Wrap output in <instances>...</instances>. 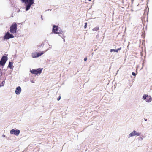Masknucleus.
I'll return each mask as SVG.
<instances>
[{"label": "nucleus", "instance_id": "nucleus-1", "mask_svg": "<svg viewBox=\"0 0 152 152\" xmlns=\"http://www.w3.org/2000/svg\"><path fill=\"white\" fill-rule=\"evenodd\" d=\"M23 2L25 3L27 5L26 6V10H28L31 5L33 4L34 0H22Z\"/></svg>", "mask_w": 152, "mask_h": 152}, {"label": "nucleus", "instance_id": "nucleus-2", "mask_svg": "<svg viewBox=\"0 0 152 152\" xmlns=\"http://www.w3.org/2000/svg\"><path fill=\"white\" fill-rule=\"evenodd\" d=\"M52 31L56 34H60L62 33V31L61 29H59V27L56 26L54 25Z\"/></svg>", "mask_w": 152, "mask_h": 152}, {"label": "nucleus", "instance_id": "nucleus-3", "mask_svg": "<svg viewBox=\"0 0 152 152\" xmlns=\"http://www.w3.org/2000/svg\"><path fill=\"white\" fill-rule=\"evenodd\" d=\"M17 29V25L16 23L12 24L10 27V32L13 34L16 33Z\"/></svg>", "mask_w": 152, "mask_h": 152}, {"label": "nucleus", "instance_id": "nucleus-4", "mask_svg": "<svg viewBox=\"0 0 152 152\" xmlns=\"http://www.w3.org/2000/svg\"><path fill=\"white\" fill-rule=\"evenodd\" d=\"M14 36L12 34H10L9 32H7L4 36L3 38L4 39H9L10 38H13Z\"/></svg>", "mask_w": 152, "mask_h": 152}, {"label": "nucleus", "instance_id": "nucleus-5", "mask_svg": "<svg viewBox=\"0 0 152 152\" xmlns=\"http://www.w3.org/2000/svg\"><path fill=\"white\" fill-rule=\"evenodd\" d=\"M7 60V56H3L0 61V65L4 66Z\"/></svg>", "mask_w": 152, "mask_h": 152}, {"label": "nucleus", "instance_id": "nucleus-6", "mask_svg": "<svg viewBox=\"0 0 152 152\" xmlns=\"http://www.w3.org/2000/svg\"><path fill=\"white\" fill-rule=\"evenodd\" d=\"M42 70V69L39 68L37 69H33L32 70H30V72L31 73L33 74H34L36 75H37L38 74H40L41 73Z\"/></svg>", "mask_w": 152, "mask_h": 152}, {"label": "nucleus", "instance_id": "nucleus-7", "mask_svg": "<svg viewBox=\"0 0 152 152\" xmlns=\"http://www.w3.org/2000/svg\"><path fill=\"white\" fill-rule=\"evenodd\" d=\"M20 132V131L18 129L15 130L12 129L10 131V133L11 134H14L16 136H18Z\"/></svg>", "mask_w": 152, "mask_h": 152}, {"label": "nucleus", "instance_id": "nucleus-8", "mask_svg": "<svg viewBox=\"0 0 152 152\" xmlns=\"http://www.w3.org/2000/svg\"><path fill=\"white\" fill-rule=\"evenodd\" d=\"M141 133L139 132H137L136 131L134 130L129 135V137H131L135 136H139L140 135Z\"/></svg>", "mask_w": 152, "mask_h": 152}, {"label": "nucleus", "instance_id": "nucleus-9", "mask_svg": "<svg viewBox=\"0 0 152 152\" xmlns=\"http://www.w3.org/2000/svg\"><path fill=\"white\" fill-rule=\"evenodd\" d=\"M21 91V89L20 86L17 87L15 90V93L17 95H19Z\"/></svg>", "mask_w": 152, "mask_h": 152}, {"label": "nucleus", "instance_id": "nucleus-10", "mask_svg": "<svg viewBox=\"0 0 152 152\" xmlns=\"http://www.w3.org/2000/svg\"><path fill=\"white\" fill-rule=\"evenodd\" d=\"M152 98L150 96H148L146 100V102H150L152 101Z\"/></svg>", "mask_w": 152, "mask_h": 152}, {"label": "nucleus", "instance_id": "nucleus-11", "mask_svg": "<svg viewBox=\"0 0 152 152\" xmlns=\"http://www.w3.org/2000/svg\"><path fill=\"white\" fill-rule=\"evenodd\" d=\"M121 49V48H119L117 49H111L110 50V52H112L113 51H114L115 52H118V51L120 50Z\"/></svg>", "mask_w": 152, "mask_h": 152}, {"label": "nucleus", "instance_id": "nucleus-12", "mask_svg": "<svg viewBox=\"0 0 152 152\" xmlns=\"http://www.w3.org/2000/svg\"><path fill=\"white\" fill-rule=\"evenodd\" d=\"M46 51H42L40 53H37V58L43 54Z\"/></svg>", "mask_w": 152, "mask_h": 152}, {"label": "nucleus", "instance_id": "nucleus-13", "mask_svg": "<svg viewBox=\"0 0 152 152\" xmlns=\"http://www.w3.org/2000/svg\"><path fill=\"white\" fill-rule=\"evenodd\" d=\"M32 56L33 58H37V53L36 52L33 53L32 54Z\"/></svg>", "mask_w": 152, "mask_h": 152}, {"label": "nucleus", "instance_id": "nucleus-14", "mask_svg": "<svg viewBox=\"0 0 152 152\" xmlns=\"http://www.w3.org/2000/svg\"><path fill=\"white\" fill-rule=\"evenodd\" d=\"M99 30V27L98 26L93 28L92 30L93 31H97Z\"/></svg>", "mask_w": 152, "mask_h": 152}, {"label": "nucleus", "instance_id": "nucleus-15", "mask_svg": "<svg viewBox=\"0 0 152 152\" xmlns=\"http://www.w3.org/2000/svg\"><path fill=\"white\" fill-rule=\"evenodd\" d=\"M148 96V95L147 94L143 95L142 96V98L144 99V100L146 99Z\"/></svg>", "mask_w": 152, "mask_h": 152}, {"label": "nucleus", "instance_id": "nucleus-16", "mask_svg": "<svg viewBox=\"0 0 152 152\" xmlns=\"http://www.w3.org/2000/svg\"><path fill=\"white\" fill-rule=\"evenodd\" d=\"M12 63L10 62L9 63V65L8 66V67L10 68V69L12 68Z\"/></svg>", "mask_w": 152, "mask_h": 152}, {"label": "nucleus", "instance_id": "nucleus-17", "mask_svg": "<svg viewBox=\"0 0 152 152\" xmlns=\"http://www.w3.org/2000/svg\"><path fill=\"white\" fill-rule=\"evenodd\" d=\"M5 83V81H2V83L0 85V87L1 86H4V84Z\"/></svg>", "mask_w": 152, "mask_h": 152}, {"label": "nucleus", "instance_id": "nucleus-18", "mask_svg": "<svg viewBox=\"0 0 152 152\" xmlns=\"http://www.w3.org/2000/svg\"><path fill=\"white\" fill-rule=\"evenodd\" d=\"M85 26H84V28H86V27H87V23H85Z\"/></svg>", "mask_w": 152, "mask_h": 152}, {"label": "nucleus", "instance_id": "nucleus-19", "mask_svg": "<svg viewBox=\"0 0 152 152\" xmlns=\"http://www.w3.org/2000/svg\"><path fill=\"white\" fill-rule=\"evenodd\" d=\"M132 74L134 76H135L136 75L135 73L134 72L132 73Z\"/></svg>", "mask_w": 152, "mask_h": 152}, {"label": "nucleus", "instance_id": "nucleus-20", "mask_svg": "<svg viewBox=\"0 0 152 152\" xmlns=\"http://www.w3.org/2000/svg\"><path fill=\"white\" fill-rule=\"evenodd\" d=\"M60 99H61V97L59 96L58 98H57V100L58 101H59V100H60Z\"/></svg>", "mask_w": 152, "mask_h": 152}, {"label": "nucleus", "instance_id": "nucleus-21", "mask_svg": "<svg viewBox=\"0 0 152 152\" xmlns=\"http://www.w3.org/2000/svg\"><path fill=\"white\" fill-rule=\"evenodd\" d=\"M87 59V58H85L84 59V61H86Z\"/></svg>", "mask_w": 152, "mask_h": 152}, {"label": "nucleus", "instance_id": "nucleus-22", "mask_svg": "<svg viewBox=\"0 0 152 152\" xmlns=\"http://www.w3.org/2000/svg\"><path fill=\"white\" fill-rule=\"evenodd\" d=\"M31 82L33 83H35V81L34 80H31Z\"/></svg>", "mask_w": 152, "mask_h": 152}, {"label": "nucleus", "instance_id": "nucleus-23", "mask_svg": "<svg viewBox=\"0 0 152 152\" xmlns=\"http://www.w3.org/2000/svg\"><path fill=\"white\" fill-rule=\"evenodd\" d=\"M61 37L63 39H64L65 37V36H63V37Z\"/></svg>", "mask_w": 152, "mask_h": 152}, {"label": "nucleus", "instance_id": "nucleus-24", "mask_svg": "<svg viewBox=\"0 0 152 152\" xmlns=\"http://www.w3.org/2000/svg\"><path fill=\"white\" fill-rule=\"evenodd\" d=\"M2 136H3L4 137H5V135H4V134H3V135H2Z\"/></svg>", "mask_w": 152, "mask_h": 152}, {"label": "nucleus", "instance_id": "nucleus-25", "mask_svg": "<svg viewBox=\"0 0 152 152\" xmlns=\"http://www.w3.org/2000/svg\"><path fill=\"white\" fill-rule=\"evenodd\" d=\"M42 44L41 45H40V46H39V47H41L42 46Z\"/></svg>", "mask_w": 152, "mask_h": 152}, {"label": "nucleus", "instance_id": "nucleus-26", "mask_svg": "<svg viewBox=\"0 0 152 152\" xmlns=\"http://www.w3.org/2000/svg\"><path fill=\"white\" fill-rule=\"evenodd\" d=\"M145 121H146L147 120V119H145Z\"/></svg>", "mask_w": 152, "mask_h": 152}, {"label": "nucleus", "instance_id": "nucleus-27", "mask_svg": "<svg viewBox=\"0 0 152 152\" xmlns=\"http://www.w3.org/2000/svg\"><path fill=\"white\" fill-rule=\"evenodd\" d=\"M64 39V42H65V40L64 39Z\"/></svg>", "mask_w": 152, "mask_h": 152}, {"label": "nucleus", "instance_id": "nucleus-28", "mask_svg": "<svg viewBox=\"0 0 152 152\" xmlns=\"http://www.w3.org/2000/svg\"><path fill=\"white\" fill-rule=\"evenodd\" d=\"M89 1H91V0H88Z\"/></svg>", "mask_w": 152, "mask_h": 152}, {"label": "nucleus", "instance_id": "nucleus-29", "mask_svg": "<svg viewBox=\"0 0 152 152\" xmlns=\"http://www.w3.org/2000/svg\"><path fill=\"white\" fill-rule=\"evenodd\" d=\"M1 70V69H0V71Z\"/></svg>", "mask_w": 152, "mask_h": 152}]
</instances>
